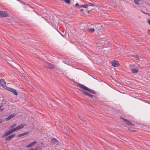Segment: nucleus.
<instances>
[{
  "label": "nucleus",
  "instance_id": "obj_9",
  "mask_svg": "<svg viewBox=\"0 0 150 150\" xmlns=\"http://www.w3.org/2000/svg\"><path fill=\"white\" fill-rule=\"evenodd\" d=\"M15 134H13L5 138V140L6 141H9L11 139L15 136Z\"/></svg>",
  "mask_w": 150,
  "mask_h": 150
},
{
  "label": "nucleus",
  "instance_id": "obj_34",
  "mask_svg": "<svg viewBox=\"0 0 150 150\" xmlns=\"http://www.w3.org/2000/svg\"><path fill=\"white\" fill-rule=\"evenodd\" d=\"M41 144H42V143H41Z\"/></svg>",
  "mask_w": 150,
  "mask_h": 150
},
{
  "label": "nucleus",
  "instance_id": "obj_31",
  "mask_svg": "<svg viewBox=\"0 0 150 150\" xmlns=\"http://www.w3.org/2000/svg\"><path fill=\"white\" fill-rule=\"evenodd\" d=\"M2 106L0 105V109L1 108Z\"/></svg>",
  "mask_w": 150,
  "mask_h": 150
},
{
  "label": "nucleus",
  "instance_id": "obj_13",
  "mask_svg": "<svg viewBox=\"0 0 150 150\" xmlns=\"http://www.w3.org/2000/svg\"><path fill=\"white\" fill-rule=\"evenodd\" d=\"M37 143V142L36 141H35L32 142H31L30 144H29L28 145L26 146V147H31L32 146H33L35 144H36Z\"/></svg>",
  "mask_w": 150,
  "mask_h": 150
},
{
  "label": "nucleus",
  "instance_id": "obj_30",
  "mask_svg": "<svg viewBox=\"0 0 150 150\" xmlns=\"http://www.w3.org/2000/svg\"><path fill=\"white\" fill-rule=\"evenodd\" d=\"M3 110H4V108H2V109H0V111H2Z\"/></svg>",
  "mask_w": 150,
  "mask_h": 150
},
{
  "label": "nucleus",
  "instance_id": "obj_14",
  "mask_svg": "<svg viewBox=\"0 0 150 150\" xmlns=\"http://www.w3.org/2000/svg\"><path fill=\"white\" fill-rule=\"evenodd\" d=\"M131 71L133 73H135L137 72L139 70L137 68H134L131 69Z\"/></svg>",
  "mask_w": 150,
  "mask_h": 150
},
{
  "label": "nucleus",
  "instance_id": "obj_28",
  "mask_svg": "<svg viewBox=\"0 0 150 150\" xmlns=\"http://www.w3.org/2000/svg\"><path fill=\"white\" fill-rule=\"evenodd\" d=\"M2 122V120L0 119V123H1Z\"/></svg>",
  "mask_w": 150,
  "mask_h": 150
},
{
  "label": "nucleus",
  "instance_id": "obj_8",
  "mask_svg": "<svg viewBox=\"0 0 150 150\" xmlns=\"http://www.w3.org/2000/svg\"><path fill=\"white\" fill-rule=\"evenodd\" d=\"M112 66L116 67L118 66L119 64L117 61H116L115 60H114L112 62Z\"/></svg>",
  "mask_w": 150,
  "mask_h": 150
},
{
  "label": "nucleus",
  "instance_id": "obj_4",
  "mask_svg": "<svg viewBox=\"0 0 150 150\" xmlns=\"http://www.w3.org/2000/svg\"><path fill=\"white\" fill-rule=\"evenodd\" d=\"M14 132L13 129L9 130L8 131H6L4 133V134L3 135L2 137H3L7 136L10 134L12 133L13 132Z\"/></svg>",
  "mask_w": 150,
  "mask_h": 150
},
{
  "label": "nucleus",
  "instance_id": "obj_26",
  "mask_svg": "<svg viewBox=\"0 0 150 150\" xmlns=\"http://www.w3.org/2000/svg\"><path fill=\"white\" fill-rule=\"evenodd\" d=\"M148 23L150 25V19L148 20Z\"/></svg>",
  "mask_w": 150,
  "mask_h": 150
},
{
  "label": "nucleus",
  "instance_id": "obj_22",
  "mask_svg": "<svg viewBox=\"0 0 150 150\" xmlns=\"http://www.w3.org/2000/svg\"><path fill=\"white\" fill-rule=\"evenodd\" d=\"M16 125V123L14 124L13 125H12L10 127V128H13L15 127Z\"/></svg>",
  "mask_w": 150,
  "mask_h": 150
},
{
  "label": "nucleus",
  "instance_id": "obj_33",
  "mask_svg": "<svg viewBox=\"0 0 150 150\" xmlns=\"http://www.w3.org/2000/svg\"><path fill=\"white\" fill-rule=\"evenodd\" d=\"M139 1H140V0H138Z\"/></svg>",
  "mask_w": 150,
  "mask_h": 150
},
{
  "label": "nucleus",
  "instance_id": "obj_5",
  "mask_svg": "<svg viewBox=\"0 0 150 150\" xmlns=\"http://www.w3.org/2000/svg\"><path fill=\"white\" fill-rule=\"evenodd\" d=\"M6 89L8 90L9 91L13 93L14 94V95H17L18 94V93L16 91V90L11 88H9L8 87H6Z\"/></svg>",
  "mask_w": 150,
  "mask_h": 150
},
{
  "label": "nucleus",
  "instance_id": "obj_25",
  "mask_svg": "<svg viewBox=\"0 0 150 150\" xmlns=\"http://www.w3.org/2000/svg\"><path fill=\"white\" fill-rule=\"evenodd\" d=\"M90 4H91V6H94V5H93V4L91 3H90Z\"/></svg>",
  "mask_w": 150,
  "mask_h": 150
},
{
  "label": "nucleus",
  "instance_id": "obj_15",
  "mask_svg": "<svg viewBox=\"0 0 150 150\" xmlns=\"http://www.w3.org/2000/svg\"><path fill=\"white\" fill-rule=\"evenodd\" d=\"M29 132H25L23 133L20 134L18 135V137H20L21 136H22L23 135H26V134H29Z\"/></svg>",
  "mask_w": 150,
  "mask_h": 150
},
{
  "label": "nucleus",
  "instance_id": "obj_23",
  "mask_svg": "<svg viewBox=\"0 0 150 150\" xmlns=\"http://www.w3.org/2000/svg\"><path fill=\"white\" fill-rule=\"evenodd\" d=\"M79 117L82 121H84L83 120V117H82L81 116H79Z\"/></svg>",
  "mask_w": 150,
  "mask_h": 150
},
{
  "label": "nucleus",
  "instance_id": "obj_29",
  "mask_svg": "<svg viewBox=\"0 0 150 150\" xmlns=\"http://www.w3.org/2000/svg\"><path fill=\"white\" fill-rule=\"evenodd\" d=\"M83 11V9H81V10H80V11L81 12L82 11Z\"/></svg>",
  "mask_w": 150,
  "mask_h": 150
},
{
  "label": "nucleus",
  "instance_id": "obj_12",
  "mask_svg": "<svg viewBox=\"0 0 150 150\" xmlns=\"http://www.w3.org/2000/svg\"><path fill=\"white\" fill-rule=\"evenodd\" d=\"M63 62L68 65H70L71 62L70 59H66L65 60H63Z\"/></svg>",
  "mask_w": 150,
  "mask_h": 150
},
{
  "label": "nucleus",
  "instance_id": "obj_1",
  "mask_svg": "<svg viewBox=\"0 0 150 150\" xmlns=\"http://www.w3.org/2000/svg\"><path fill=\"white\" fill-rule=\"evenodd\" d=\"M79 87L82 88L83 89H84L86 91H87L93 94H96V92L94 91L91 89H90L86 87V86H83L82 84H80Z\"/></svg>",
  "mask_w": 150,
  "mask_h": 150
},
{
  "label": "nucleus",
  "instance_id": "obj_32",
  "mask_svg": "<svg viewBox=\"0 0 150 150\" xmlns=\"http://www.w3.org/2000/svg\"><path fill=\"white\" fill-rule=\"evenodd\" d=\"M63 36V35H62V34H61Z\"/></svg>",
  "mask_w": 150,
  "mask_h": 150
},
{
  "label": "nucleus",
  "instance_id": "obj_3",
  "mask_svg": "<svg viewBox=\"0 0 150 150\" xmlns=\"http://www.w3.org/2000/svg\"><path fill=\"white\" fill-rule=\"evenodd\" d=\"M25 125H23V124H21V125L17 126L15 128H13V129L14 132H15L17 130H20L23 128Z\"/></svg>",
  "mask_w": 150,
  "mask_h": 150
},
{
  "label": "nucleus",
  "instance_id": "obj_20",
  "mask_svg": "<svg viewBox=\"0 0 150 150\" xmlns=\"http://www.w3.org/2000/svg\"><path fill=\"white\" fill-rule=\"evenodd\" d=\"M132 56L134 57L136 60H139V58L137 55H132Z\"/></svg>",
  "mask_w": 150,
  "mask_h": 150
},
{
  "label": "nucleus",
  "instance_id": "obj_27",
  "mask_svg": "<svg viewBox=\"0 0 150 150\" xmlns=\"http://www.w3.org/2000/svg\"><path fill=\"white\" fill-rule=\"evenodd\" d=\"M79 4L78 3H76V4H75V6H79Z\"/></svg>",
  "mask_w": 150,
  "mask_h": 150
},
{
  "label": "nucleus",
  "instance_id": "obj_21",
  "mask_svg": "<svg viewBox=\"0 0 150 150\" xmlns=\"http://www.w3.org/2000/svg\"><path fill=\"white\" fill-rule=\"evenodd\" d=\"M134 2L135 3L137 4L138 5L139 4V0H134Z\"/></svg>",
  "mask_w": 150,
  "mask_h": 150
},
{
  "label": "nucleus",
  "instance_id": "obj_11",
  "mask_svg": "<svg viewBox=\"0 0 150 150\" xmlns=\"http://www.w3.org/2000/svg\"><path fill=\"white\" fill-rule=\"evenodd\" d=\"M15 115L14 114H12L11 115L8 116L7 118L5 119L6 121H8L10 120L11 118L14 117Z\"/></svg>",
  "mask_w": 150,
  "mask_h": 150
},
{
  "label": "nucleus",
  "instance_id": "obj_16",
  "mask_svg": "<svg viewBox=\"0 0 150 150\" xmlns=\"http://www.w3.org/2000/svg\"><path fill=\"white\" fill-rule=\"evenodd\" d=\"M83 93L86 95L89 96V97H92L93 96L91 94H90L89 93H88L87 92H86V91H84L83 92Z\"/></svg>",
  "mask_w": 150,
  "mask_h": 150
},
{
  "label": "nucleus",
  "instance_id": "obj_2",
  "mask_svg": "<svg viewBox=\"0 0 150 150\" xmlns=\"http://www.w3.org/2000/svg\"><path fill=\"white\" fill-rule=\"evenodd\" d=\"M44 66L47 68L50 69H53L54 68V66L52 64L48 62H46L44 64Z\"/></svg>",
  "mask_w": 150,
  "mask_h": 150
},
{
  "label": "nucleus",
  "instance_id": "obj_17",
  "mask_svg": "<svg viewBox=\"0 0 150 150\" xmlns=\"http://www.w3.org/2000/svg\"><path fill=\"white\" fill-rule=\"evenodd\" d=\"M126 124L129 125H133L132 122L128 120H127V121L126 122Z\"/></svg>",
  "mask_w": 150,
  "mask_h": 150
},
{
  "label": "nucleus",
  "instance_id": "obj_18",
  "mask_svg": "<svg viewBox=\"0 0 150 150\" xmlns=\"http://www.w3.org/2000/svg\"><path fill=\"white\" fill-rule=\"evenodd\" d=\"M88 7V6L86 4L85 5H81L79 7V8H81V7H83V8H87Z\"/></svg>",
  "mask_w": 150,
  "mask_h": 150
},
{
  "label": "nucleus",
  "instance_id": "obj_24",
  "mask_svg": "<svg viewBox=\"0 0 150 150\" xmlns=\"http://www.w3.org/2000/svg\"><path fill=\"white\" fill-rule=\"evenodd\" d=\"M121 119H122V120H123L125 121V122H126L127 120H126V119H125L124 118H121Z\"/></svg>",
  "mask_w": 150,
  "mask_h": 150
},
{
  "label": "nucleus",
  "instance_id": "obj_19",
  "mask_svg": "<svg viewBox=\"0 0 150 150\" xmlns=\"http://www.w3.org/2000/svg\"><path fill=\"white\" fill-rule=\"evenodd\" d=\"M95 31V29L94 28H90L88 30V31L91 33H93Z\"/></svg>",
  "mask_w": 150,
  "mask_h": 150
},
{
  "label": "nucleus",
  "instance_id": "obj_6",
  "mask_svg": "<svg viewBox=\"0 0 150 150\" xmlns=\"http://www.w3.org/2000/svg\"><path fill=\"white\" fill-rule=\"evenodd\" d=\"M6 82L4 79H1L0 80V84L1 86L2 87L6 89V87H7L6 86Z\"/></svg>",
  "mask_w": 150,
  "mask_h": 150
},
{
  "label": "nucleus",
  "instance_id": "obj_10",
  "mask_svg": "<svg viewBox=\"0 0 150 150\" xmlns=\"http://www.w3.org/2000/svg\"><path fill=\"white\" fill-rule=\"evenodd\" d=\"M51 143L54 144H57L58 143V141L55 138H52L51 140Z\"/></svg>",
  "mask_w": 150,
  "mask_h": 150
},
{
  "label": "nucleus",
  "instance_id": "obj_7",
  "mask_svg": "<svg viewBox=\"0 0 150 150\" xmlns=\"http://www.w3.org/2000/svg\"><path fill=\"white\" fill-rule=\"evenodd\" d=\"M8 16V14L6 12L3 11H0V16L5 17Z\"/></svg>",
  "mask_w": 150,
  "mask_h": 150
}]
</instances>
